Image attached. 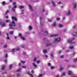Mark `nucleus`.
<instances>
[{
    "label": "nucleus",
    "mask_w": 77,
    "mask_h": 77,
    "mask_svg": "<svg viewBox=\"0 0 77 77\" xmlns=\"http://www.w3.org/2000/svg\"><path fill=\"white\" fill-rule=\"evenodd\" d=\"M12 18L13 20L12 21L11 23H10L9 24L10 29H15V27L16 25L15 23V22L13 20L17 21V19L16 17L14 16L12 17Z\"/></svg>",
    "instance_id": "nucleus-1"
},
{
    "label": "nucleus",
    "mask_w": 77,
    "mask_h": 77,
    "mask_svg": "<svg viewBox=\"0 0 77 77\" xmlns=\"http://www.w3.org/2000/svg\"><path fill=\"white\" fill-rule=\"evenodd\" d=\"M74 38H69L67 40V42L69 44L71 43V44H75V42H72V40H74Z\"/></svg>",
    "instance_id": "nucleus-2"
},
{
    "label": "nucleus",
    "mask_w": 77,
    "mask_h": 77,
    "mask_svg": "<svg viewBox=\"0 0 77 77\" xmlns=\"http://www.w3.org/2000/svg\"><path fill=\"white\" fill-rule=\"evenodd\" d=\"M0 26H1L2 27H5L6 26V23L3 22H2L0 23Z\"/></svg>",
    "instance_id": "nucleus-3"
},
{
    "label": "nucleus",
    "mask_w": 77,
    "mask_h": 77,
    "mask_svg": "<svg viewBox=\"0 0 77 77\" xmlns=\"http://www.w3.org/2000/svg\"><path fill=\"white\" fill-rule=\"evenodd\" d=\"M17 8V6L16 5H14V7L11 8V9L14 12H16V11L15 10V9H16Z\"/></svg>",
    "instance_id": "nucleus-4"
},
{
    "label": "nucleus",
    "mask_w": 77,
    "mask_h": 77,
    "mask_svg": "<svg viewBox=\"0 0 77 77\" xmlns=\"http://www.w3.org/2000/svg\"><path fill=\"white\" fill-rule=\"evenodd\" d=\"M18 50H20V48L18 47L17 49H13L11 50L12 52H14L16 51H18Z\"/></svg>",
    "instance_id": "nucleus-5"
},
{
    "label": "nucleus",
    "mask_w": 77,
    "mask_h": 77,
    "mask_svg": "<svg viewBox=\"0 0 77 77\" xmlns=\"http://www.w3.org/2000/svg\"><path fill=\"white\" fill-rule=\"evenodd\" d=\"M40 22L41 26H43V23H42V17H40Z\"/></svg>",
    "instance_id": "nucleus-6"
},
{
    "label": "nucleus",
    "mask_w": 77,
    "mask_h": 77,
    "mask_svg": "<svg viewBox=\"0 0 77 77\" xmlns=\"http://www.w3.org/2000/svg\"><path fill=\"white\" fill-rule=\"evenodd\" d=\"M61 39L60 38H55L54 40V42H59Z\"/></svg>",
    "instance_id": "nucleus-7"
},
{
    "label": "nucleus",
    "mask_w": 77,
    "mask_h": 77,
    "mask_svg": "<svg viewBox=\"0 0 77 77\" xmlns=\"http://www.w3.org/2000/svg\"><path fill=\"white\" fill-rule=\"evenodd\" d=\"M73 5L74 9H75L77 8V3L75 2L73 3Z\"/></svg>",
    "instance_id": "nucleus-8"
},
{
    "label": "nucleus",
    "mask_w": 77,
    "mask_h": 77,
    "mask_svg": "<svg viewBox=\"0 0 77 77\" xmlns=\"http://www.w3.org/2000/svg\"><path fill=\"white\" fill-rule=\"evenodd\" d=\"M46 45L47 47L48 46H53V44L51 43H49L46 44Z\"/></svg>",
    "instance_id": "nucleus-9"
},
{
    "label": "nucleus",
    "mask_w": 77,
    "mask_h": 77,
    "mask_svg": "<svg viewBox=\"0 0 77 77\" xmlns=\"http://www.w3.org/2000/svg\"><path fill=\"white\" fill-rule=\"evenodd\" d=\"M73 35L74 36H77V31L74 32L72 33Z\"/></svg>",
    "instance_id": "nucleus-10"
},
{
    "label": "nucleus",
    "mask_w": 77,
    "mask_h": 77,
    "mask_svg": "<svg viewBox=\"0 0 77 77\" xmlns=\"http://www.w3.org/2000/svg\"><path fill=\"white\" fill-rule=\"evenodd\" d=\"M51 3L52 4L53 6L54 7H56V4H55V2L53 1H51Z\"/></svg>",
    "instance_id": "nucleus-11"
},
{
    "label": "nucleus",
    "mask_w": 77,
    "mask_h": 77,
    "mask_svg": "<svg viewBox=\"0 0 77 77\" xmlns=\"http://www.w3.org/2000/svg\"><path fill=\"white\" fill-rule=\"evenodd\" d=\"M68 74H69V75H71L72 74V71H71L70 70H68Z\"/></svg>",
    "instance_id": "nucleus-12"
},
{
    "label": "nucleus",
    "mask_w": 77,
    "mask_h": 77,
    "mask_svg": "<svg viewBox=\"0 0 77 77\" xmlns=\"http://www.w3.org/2000/svg\"><path fill=\"white\" fill-rule=\"evenodd\" d=\"M32 64L33 66H34V67H35V68H36L37 67V65H36L35 64V63H33Z\"/></svg>",
    "instance_id": "nucleus-13"
},
{
    "label": "nucleus",
    "mask_w": 77,
    "mask_h": 77,
    "mask_svg": "<svg viewBox=\"0 0 77 77\" xmlns=\"http://www.w3.org/2000/svg\"><path fill=\"white\" fill-rule=\"evenodd\" d=\"M29 6L30 8V10L31 11H33V9L32 8V6H31V5H29Z\"/></svg>",
    "instance_id": "nucleus-14"
},
{
    "label": "nucleus",
    "mask_w": 77,
    "mask_h": 77,
    "mask_svg": "<svg viewBox=\"0 0 77 77\" xmlns=\"http://www.w3.org/2000/svg\"><path fill=\"white\" fill-rule=\"evenodd\" d=\"M6 35H7V36L6 37L7 39H8V40L10 39V38H9V36H8L9 34H8V33H7Z\"/></svg>",
    "instance_id": "nucleus-15"
},
{
    "label": "nucleus",
    "mask_w": 77,
    "mask_h": 77,
    "mask_svg": "<svg viewBox=\"0 0 77 77\" xmlns=\"http://www.w3.org/2000/svg\"><path fill=\"white\" fill-rule=\"evenodd\" d=\"M52 26L53 27H55L56 26V22H54V23L52 25Z\"/></svg>",
    "instance_id": "nucleus-16"
},
{
    "label": "nucleus",
    "mask_w": 77,
    "mask_h": 77,
    "mask_svg": "<svg viewBox=\"0 0 77 77\" xmlns=\"http://www.w3.org/2000/svg\"><path fill=\"white\" fill-rule=\"evenodd\" d=\"M27 73L28 74H29L31 77H33V75L32 74L30 73V72L29 71L27 72Z\"/></svg>",
    "instance_id": "nucleus-17"
},
{
    "label": "nucleus",
    "mask_w": 77,
    "mask_h": 77,
    "mask_svg": "<svg viewBox=\"0 0 77 77\" xmlns=\"http://www.w3.org/2000/svg\"><path fill=\"white\" fill-rule=\"evenodd\" d=\"M57 36V35L54 34V35H51L50 36H51V37H54L55 36Z\"/></svg>",
    "instance_id": "nucleus-18"
},
{
    "label": "nucleus",
    "mask_w": 77,
    "mask_h": 77,
    "mask_svg": "<svg viewBox=\"0 0 77 77\" xmlns=\"http://www.w3.org/2000/svg\"><path fill=\"white\" fill-rule=\"evenodd\" d=\"M19 8L20 9H23V8H24V7L22 5H20L19 6Z\"/></svg>",
    "instance_id": "nucleus-19"
},
{
    "label": "nucleus",
    "mask_w": 77,
    "mask_h": 77,
    "mask_svg": "<svg viewBox=\"0 0 77 77\" xmlns=\"http://www.w3.org/2000/svg\"><path fill=\"white\" fill-rule=\"evenodd\" d=\"M70 14L71 12H70V11H69L67 13H66V15H69Z\"/></svg>",
    "instance_id": "nucleus-20"
},
{
    "label": "nucleus",
    "mask_w": 77,
    "mask_h": 77,
    "mask_svg": "<svg viewBox=\"0 0 77 77\" xmlns=\"http://www.w3.org/2000/svg\"><path fill=\"white\" fill-rule=\"evenodd\" d=\"M43 52L44 53H47V51L46 50H43Z\"/></svg>",
    "instance_id": "nucleus-21"
},
{
    "label": "nucleus",
    "mask_w": 77,
    "mask_h": 77,
    "mask_svg": "<svg viewBox=\"0 0 77 77\" xmlns=\"http://www.w3.org/2000/svg\"><path fill=\"white\" fill-rule=\"evenodd\" d=\"M20 38L23 36V35H22V34L20 33H19L18 34Z\"/></svg>",
    "instance_id": "nucleus-22"
},
{
    "label": "nucleus",
    "mask_w": 77,
    "mask_h": 77,
    "mask_svg": "<svg viewBox=\"0 0 77 77\" xmlns=\"http://www.w3.org/2000/svg\"><path fill=\"white\" fill-rule=\"evenodd\" d=\"M59 27H63V25L61 24H59Z\"/></svg>",
    "instance_id": "nucleus-23"
},
{
    "label": "nucleus",
    "mask_w": 77,
    "mask_h": 77,
    "mask_svg": "<svg viewBox=\"0 0 77 77\" xmlns=\"http://www.w3.org/2000/svg\"><path fill=\"white\" fill-rule=\"evenodd\" d=\"M33 62H36V57H34L33 60Z\"/></svg>",
    "instance_id": "nucleus-24"
},
{
    "label": "nucleus",
    "mask_w": 77,
    "mask_h": 77,
    "mask_svg": "<svg viewBox=\"0 0 77 77\" xmlns=\"http://www.w3.org/2000/svg\"><path fill=\"white\" fill-rule=\"evenodd\" d=\"M5 22H6V23H9L10 22V20L8 19H7L6 20H5Z\"/></svg>",
    "instance_id": "nucleus-25"
},
{
    "label": "nucleus",
    "mask_w": 77,
    "mask_h": 77,
    "mask_svg": "<svg viewBox=\"0 0 77 77\" xmlns=\"http://www.w3.org/2000/svg\"><path fill=\"white\" fill-rule=\"evenodd\" d=\"M43 76V75L42 74H39L38 76L37 77H41Z\"/></svg>",
    "instance_id": "nucleus-26"
},
{
    "label": "nucleus",
    "mask_w": 77,
    "mask_h": 77,
    "mask_svg": "<svg viewBox=\"0 0 77 77\" xmlns=\"http://www.w3.org/2000/svg\"><path fill=\"white\" fill-rule=\"evenodd\" d=\"M53 55H54V54L52 52L51 53V57H53Z\"/></svg>",
    "instance_id": "nucleus-27"
},
{
    "label": "nucleus",
    "mask_w": 77,
    "mask_h": 77,
    "mask_svg": "<svg viewBox=\"0 0 77 77\" xmlns=\"http://www.w3.org/2000/svg\"><path fill=\"white\" fill-rule=\"evenodd\" d=\"M65 75V72H63L62 73V75L61 76V77H62L64 75Z\"/></svg>",
    "instance_id": "nucleus-28"
},
{
    "label": "nucleus",
    "mask_w": 77,
    "mask_h": 77,
    "mask_svg": "<svg viewBox=\"0 0 77 77\" xmlns=\"http://www.w3.org/2000/svg\"><path fill=\"white\" fill-rule=\"evenodd\" d=\"M5 66H2L1 68L2 70H4V69H5Z\"/></svg>",
    "instance_id": "nucleus-29"
},
{
    "label": "nucleus",
    "mask_w": 77,
    "mask_h": 77,
    "mask_svg": "<svg viewBox=\"0 0 77 77\" xmlns=\"http://www.w3.org/2000/svg\"><path fill=\"white\" fill-rule=\"evenodd\" d=\"M20 38L21 39H22V40H23V41L25 40V37L23 36Z\"/></svg>",
    "instance_id": "nucleus-30"
},
{
    "label": "nucleus",
    "mask_w": 77,
    "mask_h": 77,
    "mask_svg": "<svg viewBox=\"0 0 77 77\" xmlns=\"http://www.w3.org/2000/svg\"><path fill=\"white\" fill-rule=\"evenodd\" d=\"M21 69H19L18 70H16V72H20V70H21Z\"/></svg>",
    "instance_id": "nucleus-31"
},
{
    "label": "nucleus",
    "mask_w": 77,
    "mask_h": 77,
    "mask_svg": "<svg viewBox=\"0 0 77 77\" xmlns=\"http://www.w3.org/2000/svg\"><path fill=\"white\" fill-rule=\"evenodd\" d=\"M7 72H2V75H4V74H7Z\"/></svg>",
    "instance_id": "nucleus-32"
},
{
    "label": "nucleus",
    "mask_w": 77,
    "mask_h": 77,
    "mask_svg": "<svg viewBox=\"0 0 77 77\" xmlns=\"http://www.w3.org/2000/svg\"><path fill=\"white\" fill-rule=\"evenodd\" d=\"M44 33H45L46 35H48V32L47 31H45L44 32Z\"/></svg>",
    "instance_id": "nucleus-33"
},
{
    "label": "nucleus",
    "mask_w": 77,
    "mask_h": 77,
    "mask_svg": "<svg viewBox=\"0 0 77 77\" xmlns=\"http://www.w3.org/2000/svg\"><path fill=\"white\" fill-rule=\"evenodd\" d=\"M12 68V64H11L9 66V68L10 69H11Z\"/></svg>",
    "instance_id": "nucleus-34"
},
{
    "label": "nucleus",
    "mask_w": 77,
    "mask_h": 77,
    "mask_svg": "<svg viewBox=\"0 0 77 77\" xmlns=\"http://www.w3.org/2000/svg\"><path fill=\"white\" fill-rule=\"evenodd\" d=\"M50 68L51 69H54V67L53 66H51Z\"/></svg>",
    "instance_id": "nucleus-35"
},
{
    "label": "nucleus",
    "mask_w": 77,
    "mask_h": 77,
    "mask_svg": "<svg viewBox=\"0 0 77 77\" xmlns=\"http://www.w3.org/2000/svg\"><path fill=\"white\" fill-rule=\"evenodd\" d=\"M44 41H49V40H48V39L46 38H44Z\"/></svg>",
    "instance_id": "nucleus-36"
},
{
    "label": "nucleus",
    "mask_w": 77,
    "mask_h": 77,
    "mask_svg": "<svg viewBox=\"0 0 77 77\" xmlns=\"http://www.w3.org/2000/svg\"><path fill=\"white\" fill-rule=\"evenodd\" d=\"M63 67H61L59 69V70H60V71H62V70H63Z\"/></svg>",
    "instance_id": "nucleus-37"
},
{
    "label": "nucleus",
    "mask_w": 77,
    "mask_h": 77,
    "mask_svg": "<svg viewBox=\"0 0 77 77\" xmlns=\"http://www.w3.org/2000/svg\"><path fill=\"white\" fill-rule=\"evenodd\" d=\"M24 10H22L21 14H24Z\"/></svg>",
    "instance_id": "nucleus-38"
},
{
    "label": "nucleus",
    "mask_w": 77,
    "mask_h": 77,
    "mask_svg": "<svg viewBox=\"0 0 77 77\" xmlns=\"http://www.w3.org/2000/svg\"><path fill=\"white\" fill-rule=\"evenodd\" d=\"M13 33H14V32L12 31L10 32V35H12L13 34Z\"/></svg>",
    "instance_id": "nucleus-39"
},
{
    "label": "nucleus",
    "mask_w": 77,
    "mask_h": 77,
    "mask_svg": "<svg viewBox=\"0 0 77 77\" xmlns=\"http://www.w3.org/2000/svg\"><path fill=\"white\" fill-rule=\"evenodd\" d=\"M74 62H77V58L74 60Z\"/></svg>",
    "instance_id": "nucleus-40"
},
{
    "label": "nucleus",
    "mask_w": 77,
    "mask_h": 77,
    "mask_svg": "<svg viewBox=\"0 0 77 77\" xmlns=\"http://www.w3.org/2000/svg\"><path fill=\"white\" fill-rule=\"evenodd\" d=\"M17 77H20V74H18L17 75Z\"/></svg>",
    "instance_id": "nucleus-41"
},
{
    "label": "nucleus",
    "mask_w": 77,
    "mask_h": 77,
    "mask_svg": "<svg viewBox=\"0 0 77 77\" xmlns=\"http://www.w3.org/2000/svg\"><path fill=\"white\" fill-rule=\"evenodd\" d=\"M63 57H64V56L63 55H60V58H63Z\"/></svg>",
    "instance_id": "nucleus-42"
},
{
    "label": "nucleus",
    "mask_w": 77,
    "mask_h": 77,
    "mask_svg": "<svg viewBox=\"0 0 77 77\" xmlns=\"http://www.w3.org/2000/svg\"><path fill=\"white\" fill-rule=\"evenodd\" d=\"M69 48L70 49H73V48H74V47L73 46H70Z\"/></svg>",
    "instance_id": "nucleus-43"
},
{
    "label": "nucleus",
    "mask_w": 77,
    "mask_h": 77,
    "mask_svg": "<svg viewBox=\"0 0 77 77\" xmlns=\"http://www.w3.org/2000/svg\"><path fill=\"white\" fill-rule=\"evenodd\" d=\"M21 62L22 63H26V62H25V61H23L22 60H21Z\"/></svg>",
    "instance_id": "nucleus-44"
},
{
    "label": "nucleus",
    "mask_w": 77,
    "mask_h": 77,
    "mask_svg": "<svg viewBox=\"0 0 77 77\" xmlns=\"http://www.w3.org/2000/svg\"><path fill=\"white\" fill-rule=\"evenodd\" d=\"M18 26H19V27H21V26H21V24L19 23L18 24Z\"/></svg>",
    "instance_id": "nucleus-45"
},
{
    "label": "nucleus",
    "mask_w": 77,
    "mask_h": 77,
    "mask_svg": "<svg viewBox=\"0 0 77 77\" xmlns=\"http://www.w3.org/2000/svg\"><path fill=\"white\" fill-rule=\"evenodd\" d=\"M5 3H6V2H2V4L3 5H5Z\"/></svg>",
    "instance_id": "nucleus-46"
},
{
    "label": "nucleus",
    "mask_w": 77,
    "mask_h": 77,
    "mask_svg": "<svg viewBox=\"0 0 77 77\" xmlns=\"http://www.w3.org/2000/svg\"><path fill=\"white\" fill-rule=\"evenodd\" d=\"M4 47L5 48H6L7 47V44H5L4 45Z\"/></svg>",
    "instance_id": "nucleus-47"
},
{
    "label": "nucleus",
    "mask_w": 77,
    "mask_h": 77,
    "mask_svg": "<svg viewBox=\"0 0 77 77\" xmlns=\"http://www.w3.org/2000/svg\"><path fill=\"white\" fill-rule=\"evenodd\" d=\"M48 65L49 66H51V63H48Z\"/></svg>",
    "instance_id": "nucleus-48"
},
{
    "label": "nucleus",
    "mask_w": 77,
    "mask_h": 77,
    "mask_svg": "<svg viewBox=\"0 0 77 77\" xmlns=\"http://www.w3.org/2000/svg\"><path fill=\"white\" fill-rule=\"evenodd\" d=\"M13 5H16V2H13Z\"/></svg>",
    "instance_id": "nucleus-49"
},
{
    "label": "nucleus",
    "mask_w": 77,
    "mask_h": 77,
    "mask_svg": "<svg viewBox=\"0 0 77 77\" xmlns=\"http://www.w3.org/2000/svg\"><path fill=\"white\" fill-rule=\"evenodd\" d=\"M60 20V19L59 18H57L56 19V20H57V21Z\"/></svg>",
    "instance_id": "nucleus-50"
},
{
    "label": "nucleus",
    "mask_w": 77,
    "mask_h": 77,
    "mask_svg": "<svg viewBox=\"0 0 77 77\" xmlns=\"http://www.w3.org/2000/svg\"><path fill=\"white\" fill-rule=\"evenodd\" d=\"M44 57H45V58H47L48 57V56L47 55H45Z\"/></svg>",
    "instance_id": "nucleus-51"
},
{
    "label": "nucleus",
    "mask_w": 77,
    "mask_h": 77,
    "mask_svg": "<svg viewBox=\"0 0 77 77\" xmlns=\"http://www.w3.org/2000/svg\"><path fill=\"white\" fill-rule=\"evenodd\" d=\"M37 63H40V61L39 60L37 61Z\"/></svg>",
    "instance_id": "nucleus-52"
},
{
    "label": "nucleus",
    "mask_w": 77,
    "mask_h": 77,
    "mask_svg": "<svg viewBox=\"0 0 77 77\" xmlns=\"http://www.w3.org/2000/svg\"><path fill=\"white\" fill-rule=\"evenodd\" d=\"M22 67L23 68H26V66H22Z\"/></svg>",
    "instance_id": "nucleus-53"
},
{
    "label": "nucleus",
    "mask_w": 77,
    "mask_h": 77,
    "mask_svg": "<svg viewBox=\"0 0 77 77\" xmlns=\"http://www.w3.org/2000/svg\"><path fill=\"white\" fill-rule=\"evenodd\" d=\"M29 28L30 30H31V29H32V26H30L29 27Z\"/></svg>",
    "instance_id": "nucleus-54"
},
{
    "label": "nucleus",
    "mask_w": 77,
    "mask_h": 77,
    "mask_svg": "<svg viewBox=\"0 0 77 77\" xmlns=\"http://www.w3.org/2000/svg\"><path fill=\"white\" fill-rule=\"evenodd\" d=\"M72 68H75V66H72Z\"/></svg>",
    "instance_id": "nucleus-55"
},
{
    "label": "nucleus",
    "mask_w": 77,
    "mask_h": 77,
    "mask_svg": "<svg viewBox=\"0 0 77 77\" xmlns=\"http://www.w3.org/2000/svg\"><path fill=\"white\" fill-rule=\"evenodd\" d=\"M21 47L22 48H24V46L23 45H22Z\"/></svg>",
    "instance_id": "nucleus-56"
},
{
    "label": "nucleus",
    "mask_w": 77,
    "mask_h": 77,
    "mask_svg": "<svg viewBox=\"0 0 77 77\" xmlns=\"http://www.w3.org/2000/svg\"><path fill=\"white\" fill-rule=\"evenodd\" d=\"M48 21H49V22H51V21H52V20H49V19L48 20Z\"/></svg>",
    "instance_id": "nucleus-57"
},
{
    "label": "nucleus",
    "mask_w": 77,
    "mask_h": 77,
    "mask_svg": "<svg viewBox=\"0 0 77 77\" xmlns=\"http://www.w3.org/2000/svg\"><path fill=\"white\" fill-rule=\"evenodd\" d=\"M61 2L60 1L58 2V5H60V4H61Z\"/></svg>",
    "instance_id": "nucleus-58"
},
{
    "label": "nucleus",
    "mask_w": 77,
    "mask_h": 77,
    "mask_svg": "<svg viewBox=\"0 0 77 77\" xmlns=\"http://www.w3.org/2000/svg\"><path fill=\"white\" fill-rule=\"evenodd\" d=\"M9 12V11H7L5 13L6 14H7Z\"/></svg>",
    "instance_id": "nucleus-59"
},
{
    "label": "nucleus",
    "mask_w": 77,
    "mask_h": 77,
    "mask_svg": "<svg viewBox=\"0 0 77 77\" xmlns=\"http://www.w3.org/2000/svg\"><path fill=\"white\" fill-rule=\"evenodd\" d=\"M14 39H17V36H14Z\"/></svg>",
    "instance_id": "nucleus-60"
},
{
    "label": "nucleus",
    "mask_w": 77,
    "mask_h": 77,
    "mask_svg": "<svg viewBox=\"0 0 77 77\" xmlns=\"http://www.w3.org/2000/svg\"><path fill=\"white\" fill-rule=\"evenodd\" d=\"M5 57L7 58V57H8V54H5Z\"/></svg>",
    "instance_id": "nucleus-61"
},
{
    "label": "nucleus",
    "mask_w": 77,
    "mask_h": 77,
    "mask_svg": "<svg viewBox=\"0 0 77 77\" xmlns=\"http://www.w3.org/2000/svg\"><path fill=\"white\" fill-rule=\"evenodd\" d=\"M31 72L32 73H33V72H34V71L33 70H32Z\"/></svg>",
    "instance_id": "nucleus-62"
},
{
    "label": "nucleus",
    "mask_w": 77,
    "mask_h": 77,
    "mask_svg": "<svg viewBox=\"0 0 77 77\" xmlns=\"http://www.w3.org/2000/svg\"><path fill=\"white\" fill-rule=\"evenodd\" d=\"M21 65V63H20L19 64H18V65L19 66H20V65Z\"/></svg>",
    "instance_id": "nucleus-63"
},
{
    "label": "nucleus",
    "mask_w": 77,
    "mask_h": 77,
    "mask_svg": "<svg viewBox=\"0 0 77 77\" xmlns=\"http://www.w3.org/2000/svg\"><path fill=\"white\" fill-rule=\"evenodd\" d=\"M5 62L6 63V62H7V60L6 59L5 60Z\"/></svg>",
    "instance_id": "nucleus-64"
}]
</instances>
